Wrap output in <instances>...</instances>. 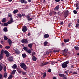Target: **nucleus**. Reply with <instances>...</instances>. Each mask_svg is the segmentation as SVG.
<instances>
[{"mask_svg":"<svg viewBox=\"0 0 79 79\" xmlns=\"http://www.w3.org/2000/svg\"><path fill=\"white\" fill-rule=\"evenodd\" d=\"M69 63V60L64 62L61 65L62 67L63 68H66L67 67V64Z\"/></svg>","mask_w":79,"mask_h":79,"instance_id":"f257e3e1","label":"nucleus"},{"mask_svg":"<svg viewBox=\"0 0 79 79\" xmlns=\"http://www.w3.org/2000/svg\"><path fill=\"white\" fill-rule=\"evenodd\" d=\"M20 67L22 68H23L24 70H26L27 69V67L26 65L24 63H21L20 64Z\"/></svg>","mask_w":79,"mask_h":79,"instance_id":"f03ea898","label":"nucleus"},{"mask_svg":"<svg viewBox=\"0 0 79 79\" xmlns=\"http://www.w3.org/2000/svg\"><path fill=\"white\" fill-rule=\"evenodd\" d=\"M69 14V11H68V10H67L66 11L64 12V17L65 19H66L67 18Z\"/></svg>","mask_w":79,"mask_h":79,"instance_id":"7ed1b4c3","label":"nucleus"},{"mask_svg":"<svg viewBox=\"0 0 79 79\" xmlns=\"http://www.w3.org/2000/svg\"><path fill=\"white\" fill-rule=\"evenodd\" d=\"M21 42L23 44H28L29 43L28 40L27 39H23L21 40Z\"/></svg>","mask_w":79,"mask_h":79,"instance_id":"20e7f679","label":"nucleus"},{"mask_svg":"<svg viewBox=\"0 0 79 79\" xmlns=\"http://www.w3.org/2000/svg\"><path fill=\"white\" fill-rule=\"evenodd\" d=\"M26 17L27 18V21H32V19H34L32 18H30L31 17L29 15H26Z\"/></svg>","mask_w":79,"mask_h":79,"instance_id":"39448f33","label":"nucleus"},{"mask_svg":"<svg viewBox=\"0 0 79 79\" xmlns=\"http://www.w3.org/2000/svg\"><path fill=\"white\" fill-rule=\"evenodd\" d=\"M4 53L6 54V57H8L10 56V53L8 51L5 50L4 51Z\"/></svg>","mask_w":79,"mask_h":79,"instance_id":"423d86ee","label":"nucleus"},{"mask_svg":"<svg viewBox=\"0 0 79 79\" xmlns=\"http://www.w3.org/2000/svg\"><path fill=\"white\" fill-rule=\"evenodd\" d=\"M14 21H13V18H11L10 19V20L7 23V24H11L12 23H13Z\"/></svg>","mask_w":79,"mask_h":79,"instance_id":"0eeeda50","label":"nucleus"},{"mask_svg":"<svg viewBox=\"0 0 79 79\" xmlns=\"http://www.w3.org/2000/svg\"><path fill=\"white\" fill-rule=\"evenodd\" d=\"M22 31L23 32H26L27 31V27L26 26H24L23 28L22 29Z\"/></svg>","mask_w":79,"mask_h":79,"instance_id":"6e6552de","label":"nucleus"},{"mask_svg":"<svg viewBox=\"0 0 79 79\" xmlns=\"http://www.w3.org/2000/svg\"><path fill=\"white\" fill-rule=\"evenodd\" d=\"M58 75L59 76L61 77H66V75L62 73H59Z\"/></svg>","mask_w":79,"mask_h":79,"instance_id":"1a4fd4ad","label":"nucleus"},{"mask_svg":"<svg viewBox=\"0 0 79 79\" xmlns=\"http://www.w3.org/2000/svg\"><path fill=\"white\" fill-rule=\"evenodd\" d=\"M7 42L10 45V46H11V44H12V41L11 40H10V39H8L7 40Z\"/></svg>","mask_w":79,"mask_h":79,"instance_id":"9d476101","label":"nucleus"},{"mask_svg":"<svg viewBox=\"0 0 79 79\" xmlns=\"http://www.w3.org/2000/svg\"><path fill=\"white\" fill-rule=\"evenodd\" d=\"M20 2L21 3H24L25 4L27 3V1L25 0H20Z\"/></svg>","mask_w":79,"mask_h":79,"instance_id":"9b49d317","label":"nucleus"},{"mask_svg":"<svg viewBox=\"0 0 79 79\" xmlns=\"http://www.w3.org/2000/svg\"><path fill=\"white\" fill-rule=\"evenodd\" d=\"M59 8H60V5H58L54 9V10H59Z\"/></svg>","mask_w":79,"mask_h":79,"instance_id":"f8f14e48","label":"nucleus"},{"mask_svg":"<svg viewBox=\"0 0 79 79\" xmlns=\"http://www.w3.org/2000/svg\"><path fill=\"white\" fill-rule=\"evenodd\" d=\"M15 53H16L17 54H19L20 53V51L18 49L15 50Z\"/></svg>","mask_w":79,"mask_h":79,"instance_id":"ddd939ff","label":"nucleus"},{"mask_svg":"<svg viewBox=\"0 0 79 79\" xmlns=\"http://www.w3.org/2000/svg\"><path fill=\"white\" fill-rule=\"evenodd\" d=\"M48 63H49V62H45L44 64L42 63L41 64V66H45L46 64H48Z\"/></svg>","mask_w":79,"mask_h":79,"instance_id":"4468645a","label":"nucleus"},{"mask_svg":"<svg viewBox=\"0 0 79 79\" xmlns=\"http://www.w3.org/2000/svg\"><path fill=\"white\" fill-rule=\"evenodd\" d=\"M49 37V35L48 34H45L44 35V37L45 39H47Z\"/></svg>","mask_w":79,"mask_h":79,"instance_id":"2eb2a0df","label":"nucleus"},{"mask_svg":"<svg viewBox=\"0 0 79 79\" xmlns=\"http://www.w3.org/2000/svg\"><path fill=\"white\" fill-rule=\"evenodd\" d=\"M69 41V39H64V42L65 43H66L67 42H68Z\"/></svg>","mask_w":79,"mask_h":79,"instance_id":"dca6fc26","label":"nucleus"},{"mask_svg":"<svg viewBox=\"0 0 79 79\" xmlns=\"http://www.w3.org/2000/svg\"><path fill=\"white\" fill-rule=\"evenodd\" d=\"M17 68V65H16V64H14V65H13V66L12 67V68H13V69H16Z\"/></svg>","mask_w":79,"mask_h":79,"instance_id":"f3484780","label":"nucleus"},{"mask_svg":"<svg viewBox=\"0 0 79 79\" xmlns=\"http://www.w3.org/2000/svg\"><path fill=\"white\" fill-rule=\"evenodd\" d=\"M18 18H22V15L21 14H17Z\"/></svg>","mask_w":79,"mask_h":79,"instance_id":"a211bd4d","label":"nucleus"},{"mask_svg":"<svg viewBox=\"0 0 79 79\" xmlns=\"http://www.w3.org/2000/svg\"><path fill=\"white\" fill-rule=\"evenodd\" d=\"M32 59L34 61H35L37 60V58L35 56H33Z\"/></svg>","mask_w":79,"mask_h":79,"instance_id":"6ab92c4d","label":"nucleus"},{"mask_svg":"<svg viewBox=\"0 0 79 79\" xmlns=\"http://www.w3.org/2000/svg\"><path fill=\"white\" fill-rule=\"evenodd\" d=\"M26 52L27 53H29V54H31V53H32V51L30 49L28 50Z\"/></svg>","mask_w":79,"mask_h":79,"instance_id":"aec40b11","label":"nucleus"},{"mask_svg":"<svg viewBox=\"0 0 79 79\" xmlns=\"http://www.w3.org/2000/svg\"><path fill=\"white\" fill-rule=\"evenodd\" d=\"M17 71L19 73H22V71L19 69H17Z\"/></svg>","mask_w":79,"mask_h":79,"instance_id":"412c9836","label":"nucleus"},{"mask_svg":"<svg viewBox=\"0 0 79 79\" xmlns=\"http://www.w3.org/2000/svg\"><path fill=\"white\" fill-rule=\"evenodd\" d=\"M32 44L31 43L28 44V47H29V48H32Z\"/></svg>","mask_w":79,"mask_h":79,"instance_id":"4be33fe9","label":"nucleus"},{"mask_svg":"<svg viewBox=\"0 0 79 79\" xmlns=\"http://www.w3.org/2000/svg\"><path fill=\"white\" fill-rule=\"evenodd\" d=\"M27 56V55H26V54L25 53L22 54V56L23 58H26Z\"/></svg>","mask_w":79,"mask_h":79,"instance_id":"5701e85b","label":"nucleus"},{"mask_svg":"<svg viewBox=\"0 0 79 79\" xmlns=\"http://www.w3.org/2000/svg\"><path fill=\"white\" fill-rule=\"evenodd\" d=\"M44 46H47L48 45V42L47 41H45L44 42Z\"/></svg>","mask_w":79,"mask_h":79,"instance_id":"b1692460","label":"nucleus"},{"mask_svg":"<svg viewBox=\"0 0 79 79\" xmlns=\"http://www.w3.org/2000/svg\"><path fill=\"white\" fill-rule=\"evenodd\" d=\"M3 30L4 32H6V31H7V30H8V28H7V27H5L4 28Z\"/></svg>","mask_w":79,"mask_h":79,"instance_id":"393cba45","label":"nucleus"},{"mask_svg":"<svg viewBox=\"0 0 79 79\" xmlns=\"http://www.w3.org/2000/svg\"><path fill=\"white\" fill-rule=\"evenodd\" d=\"M9 61H10L11 62V61H13V57H10L9 59Z\"/></svg>","mask_w":79,"mask_h":79,"instance_id":"a878e982","label":"nucleus"},{"mask_svg":"<svg viewBox=\"0 0 79 79\" xmlns=\"http://www.w3.org/2000/svg\"><path fill=\"white\" fill-rule=\"evenodd\" d=\"M18 11V10L17 9L15 10H14L13 13H14V14H16V13H17Z\"/></svg>","mask_w":79,"mask_h":79,"instance_id":"bb28decb","label":"nucleus"},{"mask_svg":"<svg viewBox=\"0 0 79 79\" xmlns=\"http://www.w3.org/2000/svg\"><path fill=\"white\" fill-rule=\"evenodd\" d=\"M72 26V23H69L68 24V27H71Z\"/></svg>","mask_w":79,"mask_h":79,"instance_id":"cd10ccee","label":"nucleus"},{"mask_svg":"<svg viewBox=\"0 0 79 79\" xmlns=\"http://www.w3.org/2000/svg\"><path fill=\"white\" fill-rule=\"evenodd\" d=\"M23 50H25V52H27V47H24L23 48Z\"/></svg>","mask_w":79,"mask_h":79,"instance_id":"c85d7f7f","label":"nucleus"},{"mask_svg":"<svg viewBox=\"0 0 79 79\" xmlns=\"http://www.w3.org/2000/svg\"><path fill=\"white\" fill-rule=\"evenodd\" d=\"M2 23H5L6 22V19H5V18H4L2 19Z\"/></svg>","mask_w":79,"mask_h":79,"instance_id":"c756f323","label":"nucleus"},{"mask_svg":"<svg viewBox=\"0 0 79 79\" xmlns=\"http://www.w3.org/2000/svg\"><path fill=\"white\" fill-rule=\"evenodd\" d=\"M74 48H75V50H78L79 49V48L78 47H77V46H75L74 47Z\"/></svg>","mask_w":79,"mask_h":79,"instance_id":"7c9ffc66","label":"nucleus"},{"mask_svg":"<svg viewBox=\"0 0 79 79\" xmlns=\"http://www.w3.org/2000/svg\"><path fill=\"white\" fill-rule=\"evenodd\" d=\"M4 39L5 40H8V38L6 35H5L4 37Z\"/></svg>","mask_w":79,"mask_h":79,"instance_id":"2f4dec72","label":"nucleus"},{"mask_svg":"<svg viewBox=\"0 0 79 79\" xmlns=\"http://www.w3.org/2000/svg\"><path fill=\"white\" fill-rule=\"evenodd\" d=\"M3 69V66H2V65L0 64V71H1L2 70V69Z\"/></svg>","mask_w":79,"mask_h":79,"instance_id":"473e14b6","label":"nucleus"},{"mask_svg":"<svg viewBox=\"0 0 79 79\" xmlns=\"http://www.w3.org/2000/svg\"><path fill=\"white\" fill-rule=\"evenodd\" d=\"M4 53V50L3 49H2L1 52V55H3Z\"/></svg>","mask_w":79,"mask_h":79,"instance_id":"72a5a7b5","label":"nucleus"},{"mask_svg":"<svg viewBox=\"0 0 79 79\" xmlns=\"http://www.w3.org/2000/svg\"><path fill=\"white\" fill-rule=\"evenodd\" d=\"M3 56L2 55V54H0V60H1L3 58Z\"/></svg>","mask_w":79,"mask_h":79,"instance_id":"f704fd0d","label":"nucleus"},{"mask_svg":"<svg viewBox=\"0 0 79 79\" xmlns=\"http://www.w3.org/2000/svg\"><path fill=\"white\" fill-rule=\"evenodd\" d=\"M13 78V76L11 75H10L8 77V79H11V78Z\"/></svg>","mask_w":79,"mask_h":79,"instance_id":"c9c22d12","label":"nucleus"},{"mask_svg":"<svg viewBox=\"0 0 79 79\" xmlns=\"http://www.w3.org/2000/svg\"><path fill=\"white\" fill-rule=\"evenodd\" d=\"M15 73H16V70H14L12 71V74H15Z\"/></svg>","mask_w":79,"mask_h":79,"instance_id":"e433bc0d","label":"nucleus"},{"mask_svg":"<svg viewBox=\"0 0 79 79\" xmlns=\"http://www.w3.org/2000/svg\"><path fill=\"white\" fill-rule=\"evenodd\" d=\"M7 73H5L4 74V77L6 78V76H7Z\"/></svg>","mask_w":79,"mask_h":79,"instance_id":"4c0bfd02","label":"nucleus"},{"mask_svg":"<svg viewBox=\"0 0 79 79\" xmlns=\"http://www.w3.org/2000/svg\"><path fill=\"white\" fill-rule=\"evenodd\" d=\"M6 66H4L3 70L5 72L6 71Z\"/></svg>","mask_w":79,"mask_h":79,"instance_id":"58836bf2","label":"nucleus"},{"mask_svg":"<svg viewBox=\"0 0 79 79\" xmlns=\"http://www.w3.org/2000/svg\"><path fill=\"white\" fill-rule=\"evenodd\" d=\"M59 52V51L57 50H54L53 51V52H54V53H56V52Z\"/></svg>","mask_w":79,"mask_h":79,"instance_id":"ea45409f","label":"nucleus"},{"mask_svg":"<svg viewBox=\"0 0 79 79\" xmlns=\"http://www.w3.org/2000/svg\"><path fill=\"white\" fill-rule=\"evenodd\" d=\"M8 17H9L10 18H11V17H12V15H11V14L9 13L8 14Z\"/></svg>","mask_w":79,"mask_h":79,"instance_id":"a19ab883","label":"nucleus"},{"mask_svg":"<svg viewBox=\"0 0 79 79\" xmlns=\"http://www.w3.org/2000/svg\"><path fill=\"white\" fill-rule=\"evenodd\" d=\"M49 15L51 16H53V12H50L49 13Z\"/></svg>","mask_w":79,"mask_h":79,"instance_id":"79ce46f5","label":"nucleus"},{"mask_svg":"<svg viewBox=\"0 0 79 79\" xmlns=\"http://www.w3.org/2000/svg\"><path fill=\"white\" fill-rule=\"evenodd\" d=\"M5 48H6V49H9V48H10V47L9 46H6L5 47Z\"/></svg>","mask_w":79,"mask_h":79,"instance_id":"37998d69","label":"nucleus"},{"mask_svg":"<svg viewBox=\"0 0 79 79\" xmlns=\"http://www.w3.org/2000/svg\"><path fill=\"white\" fill-rule=\"evenodd\" d=\"M22 74L23 75V76H26V73L24 72H23Z\"/></svg>","mask_w":79,"mask_h":79,"instance_id":"c03bdc74","label":"nucleus"},{"mask_svg":"<svg viewBox=\"0 0 79 79\" xmlns=\"http://www.w3.org/2000/svg\"><path fill=\"white\" fill-rule=\"evenodd\" d=\"M35 52H33L32 53V56H34L35 54Z\"/></svg>","mask_w":79,"mask_h":79,"instance_id":"a18cd8bd","label":"nucleus"},{"mask_svg":"<svg viewBox=\"0 0 79 79\" xmlns=\"http://www.w3.org/2000/svg\"><path fill=\"white\" fill-rule=\"evenodd\" d=\"M8 23H4V26L5 27L6 26H8Z\"/></svg>","mask_w":79,"mask_h":79,"instance_id":"49530a36","label":"nucleus"},{"mask_svg":"<svg viewBox=\"0 0 79 79\" xmlns=\"http://www.w3.org/2000/svg\"><path fill=\"white\" fill-rule=\"evenodd\" d=\"M60 14H61V11H58L57 13V15H58V16H60Z\"/></svg>","mask_w":79,"mask_h":79,"instance_id":"de8ad7c7","label":"nucleus"},{"mask_svg":"<svg viewBox=\"0 0 79 79\" xmlns=\"http://www.w3.org/2000/svg\"><path fill=\"white\" fill-rule=\"evenodd\" d=\"M64 52L65 53H67L68 52V49H64Z\"/></svg>","mask_w":79,"mask_h":79,"instance_id":"09e8293b","label":"nucleus"},{"mask_svg":"<svg viewBox=\"0 0 79 79\" xmlns=\"http://www.w3.org/2000/svg\"><path fill=\"white\" fill-rule=\"evenodd\" d=\"M46 74H47L46 73H44V75H43V77H46Z\"/></svg>","mask_w":79,"mask_h":79,"instance_id":"8fccbe9b","label":"nucleus"},{"mask_svg":"<svg viewBox=\"0 0 79 79\" xmlns=\"http://www.w3.org/2000/svg\"><path fill=\"white\" fill-rule=\"evenodd\" d=\"M51 64H52V65H54V64H55V62L52 61L51 62Z\"/></svg>","mask_w":79,"mask_h":79,"instance_id":"3c124183","label":"nucleus"},{"mask_svg":"<svg viewBox=\"0 0 79 79\" xmlns=\"http://www.w3.org/2000/svg\"><path fill=\"white\" fill-rule=\"evenodd\" d=\"M3 77V75L1 73H0V79H2Z\"/></svg>","mask_w":79,"mask_h":79,"instance_id":"603ef678","label":"nucleus"},{"mask_svg":"<svg viewBox=\"0 0 79 79\" xmlns=\"http://www.w3.org/2000/svg\"><path fill=\"white\" fill-rule=\"evenodd\" d=\"M52 13H53V14L54 15H56V14H57V13L56 12H55V11H52Z\"/></svg>","mask_w":79,"mask_h":79,"instance_id":"864d4df0","label":"nucleus"},{"mask_svg":"<svg viewBox=\"0 0 79 79\" xmlns=\"http://www.w3.org/2000/svg\"><path fill=\"white\" fill-rule=\"evenodd\" d=\"M74 14H77V11L76 10H74L73 11Z\"/></svg>","mask_w":79,"mask_h":79,"instance_id":"5fc2aeb1","label":"nucleus"},{"mask_svg":"<svg viewBox=\"0 0 79 79\" xmlns=\"http://www.w3.org/2000/svg\"><path fill=\"white\" fill-rule=\"evenodd\" d=\"M76 27H79V23H77L76 25Z\"/></svg>","mask_w":79,"mask_h":79,"instance_id":"6e6d98bb","label":"nucleus"},{"mask_svg":"<svg viewBox=\"0 0 79 79\" xmlns=\"http://www.w3.org/2000/svg\"><path fill=\"white\" fill-rule=\"evenodd\" d=\"M51 71L52 70L50 69H49L48 70V72L49 73H51Z\"/></svg>","mask_w":79,"mask_h":79,"instance_id":"4d7b16f0","label":"nucleus"},{"mask_svg":"<svg viewBox=\"0 0 79 79\" xmlns=\"http://www.w3.org/2000/svg\"><path fill=\"white\" fill-rule=\"evenodd\" d=\"M79 6V3H77L76 4V7H77L78 6Z\"/></svg>","mask_w":79,"mask_h":79,"instance_id":"13d9d810","label":"nucleus"},{"mask_svg":"<svg viewBox=\"0 0 79 79\" xmlns=\"http://www.w3.org/2000/svg\"><path fill=\"white\" fill-rule=\"evenodd\" d=\"M27 35L28 36H30V35H31V33H30L29 32L27 34Z\"/></svg>","mask_w":79,"mask_h":79,"instance_id":"bf43d9fd","label":"nucleus"},{"mask_svg":"<svg viewBox=\"0 0 79 79\" xmlns=\"http://www.w3.org/2000/svg\"><path fill=\"white\" fill-rule=\"evenodd\" d=\"M79 9V6H77V7L76 8V10H78Z\"/></svg>","mask_w":79,"mask_h":79,"instance_id":"052dcab7","label":"nucleus"},{"mask_svg":"<svg viewBox=\"0 0 79 79\" xmlns=\"http://www.w3.org/2000/svg\"><path fill=\"white\" fill-rule=\"evenodd\" d=\"M22 16H23V17H24V16H25V14H22Z\"/></svg>","mask_w":79,"mask_h":79,"instance_id":"680f3d73","label":"nucleus"},{"mask_svg":"<svg viewBox=\"0 0 79 79\" xmlns=\"http://www.w3.org/2000/svg\"><path fill=\"white\" fill-rule=\"evenodd\" d=\"M46 54H47V55H48V54H49V52H48V51H47V52H46Z\"/></svg>","mask_w":79,"mask_h":79,"instance_id":"e2e57ef3","label":"nucleus"},{"mask_svg":"<svg viewBox=\"0 0 79 79\" xmlns=\"http://www.w3.org/2000/svg\"><path fill=\"white\" fill-rule=\"evenodd\" d=\"M77 74V72H73V74Z\"/></svg>","mask_w":79,"mask_h":79,"instance_id":"0e129e2a","label":"nucleus"},{"mask_svg":"<svg viewBox=\"0 0 79 79\" xmlns=\"http://www.w3.org/2000/svg\"><path fill=\"white\" fill-rule=\"evenodd\" d=\"M61 45H62V46H64V43H62V44H61Z\"/></svg>","mask_w":79,"mask_h":79,"instance_id":"69168bd1","label":"nucleus"},{"mask_svg":"<svg viewBox=\"0 0 79 79\" xmlns=\"http://www.w3.org/2000/svg\"><path fill=\"white\" fill-rule=\"evenodd\" d=\"M28 2L29 3H31V0H28Z\"/></svg>","mask_w":79,"mask_h":79,"instance_id":"338daca9","label":"nucleus"},{"mask_svg":"<svg viewBox=\"0 0 79 79\" xmlns=\"http://www.w3.org/2000/svg\"><path fill=\"white\" fill-rule=\"evenodd\" d=\"M60 24L61 25H62L63 24V22H61L60 23Z\"/></svg>","mask_w":79,"mask_h":79,"instance_id":"774afa93","label":"nucleus"}]
</instances>
